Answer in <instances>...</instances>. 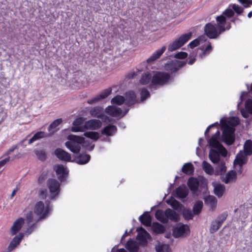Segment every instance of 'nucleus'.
<instances>
[{
    "label": "nucleus",
    "mask_w": 252,
    "mask_h": 252,
    "mask_svg": "<svg viewBox=\"0 0 252 252\" xmlns=\"http://www.w3.org/2000/svg\"><path fill=\"white\" fill-rule=\"evenodd\" d=\"M218 122H216L206 129V136L210 130H215V133L212 134L211 138L208 140V143L211 148L209 152V158L214 163H219L216 167L215 174L216 175H222L226 170L225 163L223 160H220V157H226L227 155V151L225 148L220 143V131L218 127Z\"/></svg>",
    "instance_id": "1"
},
{
    "label": "nucleus",
    "mask_w": 252,
    "mask_h": 252,
    "mask_svg": "<svg viewBox=\"0 0 252 252\" xmlns=\"http://www.w3.org/2000/svg\"><path fill=\"white\" fill-rule=\"evenodd\" d=\"M219 124L218 128L219 129L220 126L222 129V141L227 145H232L235 140L234 132L235 128L229 126L227 125V120L224 118H222L220 121V124ZM220 131V130H219Z\"/></svg>",
    "instance_id": "2"
},
{
    "label": "nucleus",
    "mask_w": 252,
    "mask_h": 252,
    "mask_svg": "<svg viewBox=\"0 0 252 252\" xmlns=\"http://www.w3.org/2000/svg\"><path fill=\"white\" fill-rule=\"evenodd\" d=\"M156 218L163 223H166L169 220L174 222H177L180 220L179 214L170 208L166 209L165 211L158 209L155 213Z\"/></svg>",
    "instance_id": "3"
},
{
    "label": "nucleus",
    "mask_w": 252,
    "mask_h": 252,
    "mask_svg": "<svg viewBox=\"0 0 252 252\" xmlns=\"http://www.w3.org/2000/svg\"><path fill=\"white\" fill-rule=\"evenodd\" d=\"M68 141L65 143L66 148L74 154H78L81 150V145L84 143L85 138L80 136L70 134L68 136Z\"/></svg>",
    "instance_id": "4"
},
{
    "label": "nucleus",
    "mask_w": 252,
    "mask_h": 252,
    "mask_svg": "<svg viewBox=\"0 0 252 252\" xmlns=\"http://www.w3.org/2000/svg\"><path fill=\"white\" fill-rule=\"evenodd\" d=\"M170 78L171 76L169 73L158 71L154 74L149 87L150 88H152L156 86H164L169 82Z\"/></svg>",
    "instance_id": "5"
},
{
    "label": "nucleus",
    "mask_w": 252,
    "mask_h": 252,
    "mask_svg": "<svg viewBox=\"0 0 252 252\" xmlns=\"http://www.w3.org/2000/svg\"><path fill=\"white\" fill-rule=\"evenodd\" d=\"M192 35L191 32H189L182 35L169 44L168 47V51L172 52L179 49L191 38Z\"/></svg>",
    "instance_id": "6"
},
{
    "label": "nucleus",
    "mask_w": 252,
    "mask_h": 252,
    "mask_svg": "<svg viewBox=\"0 0 252 252\" xmlns=\"http://www.w3.org/2000/svg\"><path fill=\"white\" fill-rule=\"evenodd\" d=\"M51 211L49 206H47L45 208L44 203L42 201L37 202L34 207V213L39 216V220L44 219L49 214Z\"/></svg>",
    "instance_id": "7"
},
{
    "label": "nucleus",
    "mask_w": 252,
    "mask_h": 252,
    "mask_svg": "<svg viewBox=\"0 0 252 252\" xmlns=\"http://www.w3.org/2000/svg\"><path fill=\"white\" fill-rule=\"evenodd\" d=\"M228 216L227 212L219 215L215 220L212 222L210 229V232L213 233L216 232L222 225Z\"/></svg>",
    "instance_id": "8"
},
{
    "label": "nucleus",
    "mask_w": 252,
    "mask_h": 252,
    "mask_svg": "<svg viewBox=\"0 0 252 252\" xmlns=\"http://www.w3.org/2000/svg\"><path fill=\"white\" fill-rule=\"evenodd\" d=\"M187 63L186 61L178 60L168 62L165 65V69L171 73L176 72L180 68L184 66Z\"/></svg>",
    "instance_id": "9"
},
{
    "label": "nucleus",
    "mask_w": 252,
    "mask_h": 252,
    "mask_svg": "<svg viewBox=\"0 0 252 252\" xmlns=\"http://www.w3.org/2000/svg\"><path fill=\"white\" fill-rule=\"evenodd\" d=\"M47 185L52 195V198L58 195L60 192V184L59 182L53 178L48 180Z\"/></svg>",
    "instance_id": "10"
},
{
    "label": "nucleus",
    "mask_w": 252,
    "mask_h": 252,
    "mask_svg": "<svg viewBox=\"0 0 252 252\" xmlns=\"http://www.w3.org/2000/svg\"><path fill=\"white\" fill-rule=\"evenodd\" d=\"M102 123L97 119H91L85 122L84 127L85 131L86 130H95L99 129L102 126Z\"/></svg>",
    "instance_id": "11"
},
{
    "label": "nucleus",
    "mask_w": 252,
    "mask_h": 252,
    "mask_svg": "<svg viewBox=\"0 0 252 252\" xmlns=\"http://www.w3.org/2000/svg\"><path fill=\"white\" fill-rule=\"evenodd\" d=\"M112 93L111 88H109L103 90L99 94L96 95L94 97L87 100V103L89 104H93L100 100L106 98Z\"/></svg>",
    "instance_id": "12"
},
{
    "label": "nucleus",
    "mask_w": 252,
    "mask_h": 252,
    "mask_svg": "<svg viewBox=\"0 0 252 252\" xmlns=\"http://www.w3.org/2000/svg\"><path fill=\"white\" fill-rule=\"evenodd\" d=\"M54 170L58 175V179L61 181H63L67 177L68 171L63 164H58L54 167Z\"/></svg>",
    "instance_id": "13"
},
{
    "label": "nucleus",
    "mask_w": 252,
    "mask_h": 252,
    "mask_svg": "<svg viewBox=\"0 0 252 252\" xmlns=\"http://www.w3.org/2000/svg\"><path fill=\"white\" fill-rule=\"evenodd\" d=\"M220 33L216 26L210 23L206 24V35L210 38H216Z\"/></svg>",
    "instance_id": "14"
},
{
    "label": "nucleus",
    "mask_w": 252,
    "mask_h": 252,
    "mask_svg": "<svg viewBox=\"0 0 252 252\" xmlns=\"http://www.w3.org/2000/svg\"><path fill=\"white\" fill-rule=\"evenodd\" d=\"M189 232V227L187 225L182 224L173 229V234L174 237L179 238L181 236H186Z\"/></svg>",
    "instance_id": "15"
},
{
    "label": "nucleus",
    "mask_w": 252,
    "mask_h": 252,
    "mask_svg": "<svg viewBox=\"0 0 252 252\" xmlns=\"http://www.w3.org/2000/svg\"><path fill=\"white\" fill-rule=\"evenodd\" d=\"M54 155L61 160L66 162L71 161V155L61 148H57L54 151Z\"/></svg>",
    "instance_id": "16"
},
{
    "label": "nucleus",
    "mask_w": 252,
    "mask_h": 252,
    "mask_svg": "<svg viewBox=\"0 0 252 252\" xmlns=\"http://www.w3.org/2000/svg\"><path fill=\"white\" fill-rule=\"evenodd\" d=\"M25 222V220L23 218H20L16 220L13 223L10 229V234L13 236L16 235L22 228Z\"/></svg>",
    "instance_id": "17"
},
{
    "label": "nucleus",
    "mask_w": 252,
    "mask_h": 252,
    "mask_svg": "<svg viewBox=\"0 0 252 252\" xmlns=\"http://www.w3.org/2000/svg\"><path fill=\"white\" fill-rule=\"evenodd\" d=\"M84 118L79 117L76 119L73 122V126L71 128V131L73 132H84L85 127H84Z\"/></svg>",
    "instance_id": "18"
},
{
    "label": "nucleus",
    "mask_w": 252,
    "mask_h": 252,
    "mask_svg": "<svg viewBox=\"0 0 252 252\" xmlns=\"http://www.w3.org/2000/svg\"><path fill=\"white\" fill-rule=\"evenodd\" d=\"M23 237L24 234L22 233H19L18 235L15 236L9 244L7 252H10L16 248L20 244Z\"/></svg>",
    "instance_id": "19"
},
{
    "label": "nucleus",
    "mask_w": 252,
    "mask_h": 252,
    "mask_svg": "<svg viewBox=\"0 0 252 252\" xmlns=\"http://www.w3.org/2000/svg\"><path fill=\"white\" fill-rule=\"evenodd\" d=\"M247 155L240 151L237 155L234 161V165H238L239 166H243L248 161Z\"/></svg>",
    "instance_id": "20"
},
{
    "label": "nucleus",
    "mask_w": 252,
    "mask_h": 252,
    "mask_svg": "<svg viewBox=\"0 0 252 252\" xmlns=\"http://www.w3.org/2000/svg\"><path fill=\"white\" fill-rule=\"evenodd\" d=\"M90 114L93 117L98 119H103L104 116L103 109L99 106L92 108L90 110Z\"/></svg>",
    "instance_id": "21"
},
{
    "label": "nucleus",
    "mask_w": 252,
    "mask_h": 252,
    "mask_svg": "<svg viewBox=\"0 0 252 252\" xmlns=\"http://www.w3.org/2000/svg\"><path fill=\"white\" fill-rule=\"evenodd\" d=\"M126 104L128 106L134 105L136 102V95L134 92L130 91L125 94Z\"/></svg>",
    "instance_id": "22"
},
{
    "label": "nucleus",
    "mask_w": 252,
    "mask_h": 252,
    "mask_svg": "<svg viewBox=\"0 0 252 252\" xmlns=\"http://www.w3.org/2000/svg\"><path fill=\"white\" fill-rule=\"evenodd\" d=\"M105 112L108 115L114 117L119 116L122 113L120 108L113 105L107 106L105 109Z\"/></svg>",
    "instance_id": "23"
},
{
    "label": "nucleus",
    "mask_w": 252,
    "mask_h": 252,
    "mask_svg": "<svg viewBox=\"0 0 252 252\" xmlns=\"http://www.w3.org/2000/svg\"><path fill=\"white\" fill-rule=\"evenodd\" d=\"M175 193L178 198H185L189 194V190L185 185H182L176 189Z\"/></svg>",
    "instance_id": "24"
},
{
    "label": "nucleus",
    "mask_w": 252,
    "mask_h": 252,
    "mask_svg": "<svg viewBox=\"0 0 252 252\" xmlns=\"http://www.w3.org/2000/svg\"><path fill=\"white\" fill-rule=\"evenodd\" d=\"M117 131V128L113 125H108L101 130V134L107 136H112Z\"/></svg>",
    "instance_id": "25"
},
{
    "label": "nucleus",
    "mask_w": 252,
    "mask_h": 252,
    "mask_svg": "<svg viewBox=\"0 0 252 252\" xmlns=\"http://www.w3.org/2000/svg\"><path fill=\"white\" fill-rule=\"evenodd\" d=\"M166 49V46H163L161 49L157 50L147 60V62L150 63L159 58L165 52Z\"/></svg>",
    "instance_id": "26"
},
{
    "label": "nucleus",
    "mask_w": 252,
    "mask_h": 252,
    "mask_svg": "<svg viewBox=\"0 0 252 252\" xmlns=\"http://www.w3.org/2000/svg\"><path fill=\"white\" fill-rule=\"evenodd\" d=\"M216 21L217 25L216 26L217 27L218 30L220 31V33L224 32L225 31L226 18L222 14L217 17Z\"/></svg>",
    "instance_id": "27"
},
{
    "label": "nucleus",
    "mask_w": 252,
    "mask_h": 252,
    "mask_svg": "<svg viewBox=\"0 0 252 252\" xmlns=\"http://www.w3.org/2000/svg\"><path fill=\"white\" fill-rule=\"evenodd\" d=\"M217 202V199L214 196H206V205L209 207L210 210L214 211L216 209Z\"/></svg>",
    "instance_id": "28"
},
{
    "label": "nucleus",
    "mask_w": 252,
    "mask_h": 252,
    "mask_svg": "<svg viewBox=\"0 0 252 252\" xmlns=\"http://www.w3.org/2000/svg\"><path fill=\"white\" fill-rule=\"evenodd\" d=\"M199 184V183L198 179L192 177L189 178L187 182L188 186L192 192H196L197 191Z\"/></svg>",
    "instance_id": "29"
},
{
    "label": "nucleus",
    "mask_w": 252,
    "mask_h": 252,
    "mask_svg": "<svg viewBox=\"0 0 252 252\" xmlns=\"http://www.w3.org/2000/svg\"><path fill=\"white\" fill-rule=\"evenodd\" d=\"M139 220L141 223L146 226H150L152 222V217L148 212H144L139 217Z\"/></svg>",
    "instance_id": "30"
},
{
    "label": "nucleus",
    "mask_w": 252,
    "mask_h": 252,
    "mask_svg": "<svg viewBox=\"0 0 252 252\" xmlns=\"http://www.w3.org/2000/svg\"><path fill=\"white\" fill-rule=\"evenodd\" d=\"M125 247L129 252H138L139 248L138 243L131 239L127 242Z\"/></svg>",
    "instance_id": "31"
},
{
    "label": "nucleus",
    "mask_w": 252,
    "mask_h": 252,
    "mask_svg": "<svg viewBox=\"0 0 252 252\" xmlns=\"http://www.w3.org/2000/svg\"><path fill=\"white\" fill-rule=\"evenodd\" d=\"M151 229L153 233L156 234H162L165 231V227L158 222H154L153 223Z\"/></svg>",
    "instance_id": "32"
},
{
    "label": "nucleus",
    "mask_w": 252,
    "mask_h": 252,
    "mask_svg": "<svg viewBox=\"0 0 252 252\" xmlns=\"http://www.w3.org/2000/svg\"><path fill=\"white\" fill-rule=\"evenodd\" d=\"M91 157L87 154H80L75 157V160L79 164H85L88 163L90 160Z\"/></svg>",
    "instance_id": "33"
},
{
    "label": "nucleus",
    "mask_w": 252,
    "mask_h": 252,
    "mask_svg": "<svg viewBox=\"0 0 252 252\" xmlns=\"http://www.w3.org/2000/svg\"><path fill=\"white\" fill-rule=\"evenodd\" d=\"M237 179L236 172L233 170L229 171L225 177H222V180L225 184H228L230 182H235Z\"/></svg>",
    "instance_id": "34"
},
{
    "label": "nucleus",
    "mask_w": 252,
    "mask_h": 252,
    "mask_svg": "<svg viewBox=\"0 0 252 252\" xmlns=\"http://www.w3.org/2000/svg\"><path fill=\"white\" fill-rule=\"evenodd\" d=\"M182 171L188 175H192L194 171V167L191 162L184 164L182 168Z\"/></svg>",
    "instance_id": "35"
},
{
    "label": "nucleus",
    "mask_w": 252,
    "mask_h": 252,
    "mask_svg": "<svg viewBox=\"0 0 252 252\" xmlns=\"http://www.w3.org/2000/svg\"><path fill=\"white\" fill-rule=\"evenodd\" d=\"M152 77L151 74L149 72L143 74L139 80V83L141 85H146L152 82Z\"/></svg>",
    "instance_id": "36"
},
{
    "label": "nucleus",
    "mask_w": 252,
    "mask_h": 252,
    "mask_svg": "<svg viewBox=\"0 0 252 252\" xmlns=\"http://www.w3.org/2000/svg\"><path fill=\"white\" fill-rule=\"evenodd\" d=\"M48 136V134L44 132V131H38L36 132L33 136L29 140V144H31L33 142L39 140L40 139L46 137Z\"/></svg>",
    "instance_id": "37"
},
{
    "label": "nucleus",
    "mask_w": 252,
    "mask_h": 252,
    "mask_svg": "<svg viewBox=\"0 0 252 252\" xmlns=\"http://www.w3.org/2000/svg\"><path fill=\"white\" fill-rule=\"evenodd\" d=\"M225 190V188L223 185L218 184L214 186V193L219 198L221 197L223 195Z\"/></svg>",
    "instance_id": "38"
},
{
    "label": "nucleus",
    "mask_w": 252,
    "mask_h": 252,
    "mask_svg": "<svg viewBox=\"0 0 252 252\" xmlns=\"http://www.w3.org/2000/svg\"><path fill=\"white\" fill-rule=\"evenodd\" d=\"M247 156L252 155V141L251 140H247L244 145V151H243Z\"/></svg>",
    "instance_id": "39"
},
{
    "label": "nucleus",
    "mask_w": 252,
    "mask_h": 252,
    "mask_svg": "<svg viewBox=\"0 0 252 252\" xmlns=\"http://www.w3.org/2000/svg\"><path fill=\"white\" fill-rule=\"evenodd\" d=\"M203 204L201 201H197L195 202L192 208V212L195 216L199 215L202 211Z\"/></svg>",
    "instance_id": "40"
},
{
    "label": "nucleus",
    "mask_w": 252,
    "mask_h": 252,
    "mask_svg": "<svg viewBox=\"0 0 252 252\" xmlns=\"http://www.w3.org/2000/svg\"><path fill=\"white\" fill-rule=\"evenodd\" d=\"M62 121H63L61 118L58 119L54 121L48 127L49 132L53 133L56 131V130H55V128L62 123Z\"/></svg>",
    "instance_id": "41"
},
{
    "label": "nucleus",
    "mask_w": 252,
    "mask_h": 252,
    "mask_svg": "<svg viewBox=\"0 0 252 252\" xmlns=\"http://www.w3.org/2000/svg\"><path fill=\"white\" fill-rule=\"evenodd\" d=\"M34 153L37 156L38 159L42 161H44L47 158V154L44 150H36L34 151Z\"/></svg>",
    "instance_id": "42"
},
{
    "label": "nucleus",
    "mask_w": 252,
    "mask_h": 252,
    "mask_svg": "<svg viewBox=\"0 0 252 252\" xmlns=\"http://www.w3.org/2000/svg\"><path fill=\"white\" fill-rule=\"evenodd\" d=\"M84 135L94 141H97L99 138V134L98 132L96 131H88L84 133Z\"/></svg>",
    "instance_id": "43"
},
{
    "label": "nucleus",
    "mask_w": 252,
    "mask_h": 252,
    "mask_svg": "<svg viewBox=\"0 0 252 252\" xmlns=\"http://www.w3.org/2000/svg\"><path fill=\"white\" fill-rule=\"evenodd\" d=\"M125 102V97L123 96L117 95L111 99V103L114 104L121 105Z\"/></svg>",
    "instance_id": "44"
},
{
    "label": "nucleus",
    "mask_w": 252,
    "mask_h": 252,
    "mask_svg": "<svg viewBox=\"0 0 252 252\" xmlns=\"http://www.w3.org/2000/svg\"><path fill=\"white\" fill-rule=\"evenodd\" d=\"M183 216L186 220H192L195 215L190 209H185L183 211Z\"/></svg>",
    "instance_id": "45"
},
{
    "label": "nucleus",
    "mask_w": 252,
    "mask_h": 252,
    "mask_svg": "<svg viewBox=\"0 0 252 252\" xmlns=\"http://www.w3.org/2000/svg\"><path fill=\"white\" fill-rule=\"evenodd\" d=\"M167 203L169 204L174 210L181 209L183 205L178 201L175 199L167 201Z\"/></svg>",
    "instance_id": "46"
},
{
    "label": "nucleus",
    "mask_w": 252,
    "mask_h": 252,
    "mask_svg": "<svg viewBox=\"0 0 252 252\" xmlns=\"http://www.w3.org/2000/svg\"><path fill=\"white\" fill-rule=\"evenodd\" d=\"M227 123L228 126L234 128L239 124L240 121L238 118L232 117L229 119L228 121H227Z\"/></svg>",
    "instance_id": "47"
},
{
    "label": "nucleus",
    "mask_w": 252,
    "mask_h": 252,
    "mask_svg": "<svg viewBox=\"0 0 252 252\" xmlns=\"http://www.w3.org/2000/svg\"><path fill=\"white\" fill-rule=\"evenodd\" d=\"M203 38V35H202L198 38L194 39L191 41L188 45L189 47L191 49H193L195 47H197L199 45L201 41Z\"/></svg>",
    "instance_id": "48"
},
{
    "label": "nucleus",
    "mask_w": 252,
    "mask_h": 252,
    "mask_svg": "<svg viewBox=\"0 0 252 252\" xmlns=\"http://www.w3.org/2000/svg\"><path fill=\"white\" fill-rule=\"evenodd\" d=\"M141 101H144L150 96V92L146 88H142L140 90Z\"/></svg>",
    "instance_id": "49"
},
{
    "label": "nucleus",
    "mask_w": 252,
    "mask_h": 252,
    "mask_svg": "<svg viewBox=\"0 0 252 252\" xmlns=\"http://www.w3.org/2000/svg\"><path fill=\"white\" fill-rule=\"evenodd\" d=\"M138 232L137 237L140 240H146V236L149 235L148 233L142 227L138 229Z\"/></svg>",
    "instance_id": "50"
},
{
    "label": "nucleus",
    "mask_w": 252,
    "mask_h": 252,
    "mask_svg": "<svg viewBox=\"0 0 252 252\" xmlns=\"http://www.w3.org/2000/svg\"><path fill=\"white\" fill-rule=\"evenodd\" d=\"M232 8L234 12H236L238 15L241 14L244 11L243 8L236 4H233L232 6Z\"/></svg>",
    "instance_id": "51"
},
{
    "label": "nucleus",
    "mask_w": 252,
    "mask_h": 252,
    "mask_svg": "<svg viewBox=\"0 0 252 252\" xmlns=\"http://www.w3.org/2000/svg\"><path fill=\"white\" fill-rule=\"evenodd\" d=\"M234 12L232 9L227 8L222 13V15L224 16L227 18H231L234 15Z\"/></svg>",
    "instance_id": "52"
},
{
    "label": "nucleus",
    "mask_w": 252,
    "mask_h": 252,
    "mask_svg": "<svg viewBox=\"0 0 252 252\" xmlns=\"http://www.w3.org/2000/svg\"><path fill=\"white\" fill-rule=\"evenodd\" d=\"M215 171L210 164L206 162V173L209 175H212Z\"/></svg>",
    "instance_id": "53"
},
{
    "label": "nucleus",
    "mask_w": 252,
    "mask_h": 252,
    "mask_svg": "<svg viewBox=\"0 0 252 252\" xmlns=\"http://www.w3.org/2000/svg\"><path fill=\"white\" fill-rule=\"evenodd\" d=\"M175 58L179 59H185L188 57V53L185 52H180L176 53Z\"/></svg>",
    "instance_id": "54"
},
{
    "label": "nucleus",
    "mask_w": 252,
    "mask_h": 252,
    "mask_svg": "<svg viewBox=\"0 0 252 252\" xmlns=\"http://www.w3.org/2000/svg\"><path fill=\"white\" fill-rule=\"evenodd\" d=\"M246 108L249 112L252 114V100L248 99L246 102Z\"/></svg>",
    "instance_id": "55"
},
{
    "label": "nucleus",
    "mask_w": 252,
    "mask_h": 252,
    "mask_svg": "<svg viewBox=\"0 0 252 252\" xmlns=\"http://www.w3.org/2000/svg\"><path fill=\"white\" fill-rule=\"evenodd\" d=\"M245 8L249 7L252 4V0H238Z\"/></svg>",
    "instance_id": "56"
},
{
    "label": "nucleus",
    "mask_w": 252,
    "mask_h": 252,
    "mask_svg": "<svg viewBox=\"0 0 252 252\" xmlns=\"http://www.w3.org/2000/svg\"><path fill=\"white\" fill-rule=\"evenodd\" d=\"M47 194V190L46 189H41L39 190L38 195L39 197L43 199H44L46 198Z\"/></svg>",
    "instance_id": "57"
},
{
    "label": "nucleus",
    "mask_w": 252,
    "mask_h": 252,
    "mask_svg": "<svg viewBox=\"0 0 252 252\" xmlns=\"http://www.w3.org/2000/svg\"><path fill=\"white\" fill-rule=\"evenodd\" d=\"M26 220L28 223H30L33 220V214L32 211L29 212L26 216Z\"/></svg>",
    "instance_id": "58"
},
{
    "label": "nucleus",
    "mask_w": 252,
    "mask_h": 252,
    "mask_svg": "<svg viewBox=\"0 0 252 252\" xmlns=\"http://www.w3.org/2000/svg\"><path fill=\"white\" fill-rule=\"evenodd\" d=\"M212 49V47L210 42H208L206 46V56L209 54L211 50Z\"/></svg>",
    "instance_id": "59"
},
{
    "label": "nucleus",
    "mask_w": 252,
    "mask_h": 252,
    "mask_svg": "<svg viewBox=\"0 0 252 252\" xmlns=\"http://www.w3.org/2000/svg\"><path fill=\"white\" fill-rule=\"evenodd\" d=\"M10 160V157H7L0 161V168L4 166Z\"/></svg>",
    "instance_id": "60"
},
{
    "label": "nucleus",
    "mask_w": 252,
    "mask_h": 252,
    "mask_svg": "<svg viewBox=\"0 0 252 252\" xmlns=\"http://www.w3.org/2000/svg\"><path fill=\"white\" fill-rule=\"evenodd\" d=\"M135 76V73L134 72H131L127 74L126 78L128 79H131L133 78Z\"/></svg>",
    "instance_id": "61"
},
{
    "label": "nucleus",
    "mask_w": 252,
    "mask_h": 252,
    "mask_svg": "<svg viewBox=\"0 0 252 252\" xmlns=\"http://www.w3.org/2000/svg\"><path fill=\"white\" fill-rule=\"evenodd\" d=\"M164 246L165 245H161V246H160L159 247H158V248H156V251L157 252H162L163 250H164Z\"/></svg>",
    "instance_id": "62"
},
{
    "label": "nucleus",
    "mask_w": 252,
    "mask_h": 252,
    "mask_svg": "<svg viewBox=\"0 0 252 252\" xmlns=\"http://www.w3.org/2000/svg\"><path fill=\"white\" fill-rule=\"evenodd\" d=\"M18 148L17 146H15L13 147L12 148L10 149L7 152V155L10 154L12 152H13L15 149Z\"/></svg>",
    "instance_id": "63"
},
{
    "label": "nucleus",
    "mask_w": 252,
    "mask_h": 252,
    "mask_svg": "<svg viewBox=\"0 0 252 252\" xmlns=\"http://www.w3.org/2000/svg\"><path fill=\"white\" fill-rule=\"evenodd\" d=\"M162 252H171V249L169 246L165 245L164 250Z\"/></svg>",
    "instance_id": "64"
}]
</instances>
